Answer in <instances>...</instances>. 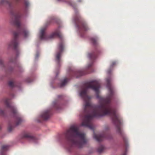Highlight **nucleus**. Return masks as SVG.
<instances>
[{"mask_svg":"<svg viewBox=\"0 0 155 155\" xmlns=\"http://www.w3.org/2000/svg\"><path fill=\"white\" fill-rule=\"evenodd\" d=\"M106 81L109 94L105 98H101L100 104L93 107L92 111L90 114L88 113V126H92L90 124L89 120L90 119L107 115L111 117L113 121L115 124L118 125H121V118L119 114L116 112L115 110L112 107L111 104V100L114 94L113 88L111 84V78H107ZM89 98V97L88 96V99ZM87 105L88 113L90 104L88 101Z\"/></svg>","mask_w":155,"mask_h":155,"instance_id":"obj_1","label":"nucleus"},{"mask_svg":"<svg viewBox=\"0 0 155 155\" xmlns=\"http://www.w3.org/2000/svg\"><path fill=\"white\" fill-rule=\"evenodd\" d=\"M20 1V0H1L0 1V5H8V9L12 15V21L17 28V31L13 32L14 38L9 45L10 47L13 48L17 51L18 50L19 44L18 38V36L21 35L26 37L28 35V32L26 29L21 27V13L14 9V2L18 3Z\"/></svg>","mask_w":155,"mask_h":155,"instance_id":"obj_2","label":"nucleus"},{"mask_svg":"<svg viewBox=\"0 0 155 155\" xmlns=\"http://www.w3.org/2000/svg\"><path fill=\"white\" fill-rule=\"evenodd\" d=\"M64 135L71 146L74 145L81 148L86 143L85 134L79 131L78 127H71Z\"/></svg>","mask_w":155,"mask_h":155,"instance_id":"obj_3","label":"nucleus"},{"mask_svg":"<svg viewBox=\"0 0 155 155\" xmlns=\"http://www.w3.org/2000/svg\"><path fill=\"white\" fill-rule=\"evenodd\" d=\"M87 82H85L82 87L80 92V95L84 101V104L82 112L80 114V117L82 120L81 126H87Z\"/></svg>","mask_w":155,"mask_h":155,"instance_id":"obj_4","label":"nucleus"},{"mask_svg":"<svg viewBox=\"0 0 155 155\" xmlns=\"http://www.w3.org/2000/svg\"><path fill=\"white\" fill-rule=\"evenodd\" d=\"M74 21L81 35L83 36L87 33V25L86 22L78 14L76 15Z\"/></svg>","mask_w":155,"mask_h":155,"instance_id":"obj_5","label":"nucleus"},{"mask_svg":"<svg viewBox=\"0 0 155 155\" xmlns=\"http://www.w3.org/2000/svg\"><path fill=\"white\" fill-rule=\"evenodd\" d=\"M46 29L45 27L41 29L40 31V38L41 40H47L56 37L62 38V35L59 28L57 29L49 36L47 35L45 33Z\"/></svg>","mask_w":155,"mask_h":155,"instance_id":"obj_6","label":"nucleus"},{"mask_svg":"<svg viewBox=\"0 0 155 155\" xmlns=\"http://www.w3.org/2000/svg\"><path fill=\"white\" fill-rule=\"evenodd\" d=\"M5 102L7 107L10 109L11 113L16 116V122L17 125H19L22 122V117L18 113L15 107L9 103L8 99H6L5 100Z\"/></svg>","mask_w":155,"mask_h":155,"instance_id":"obj_7","label":"nucleus"},{"mask_svg":"<svg viewBox=\"0 0 155 155\" xmlns=\"http://www.w3.org/2000/svg\"><path fill=\"white\" fill-rule=\"evenodd\" d=\"M88 89L89 88H92L95 92L97 97L100 98L99 95V89L100 87V84L99 81H93L91 82L88 81Z\"/></svg>","mask_w":155,"mask_h":155,"instance_id":"obj_8","label":"nucleus"},{"mask_svg":"<svg viewBox=\"0 0 155 155\" xmlns=\"http://www.w3.org/2000/svg\"><path fill=\"white\" fill-rule=\"evenodd\" d=\"M88 58L90 63L88 64V73L92 72L93 71V69L92 67L93 63L97 57V54L96 52H93L89 53L88 54Z\"/></svg>","mask_w":155,"mask_h":155,"instance_id":"obj_9","label":"nucleus"},{"mask_svg":"<svg viewBox=\"0 0 155 155\" xmlns=\"http://www.w3.org/2000/svg\"><path fill=\"white\" fill-rule=\"evenodd\" d=\"M52 114L50 110H47L43 111L41 114L38 119L36 120L38 123H41L42 120H46L49 119Z\"/></svg>","mask_w":155,"mask_h":155,"instance_id":"obj_10","label":"nucleus"},{"mask_svg":"<svg viewBox=\"0 0 155 155\" xmlns=\"http://www.w3.org/2000/svg\"><path fill=\"white\" fill-rule=\"evenodd\" d=\"M64 49V45L63 43L61 42L59 45L58 51L55 55V61L59 65L61 62V57Z\"/></svg>","mask_w":155,"mask_h":155,"instance_id":"obj_11","label":"nucleus"},{"mask_svg":"<svg viewBox=\"0 0 155 155\" xmlns=\"http://www.w3.org/2000/svg\"><path fill=\"white\" fill-rule=\"evenodd\" d=\"M86 72V70L83 69L76 71H72L71 72L70 76L72 77L78 78L84 75Z\"/></svg>","mask_w":155,"mask_h":155,"instance_id":"obj_12","label":"nucleus"},{"mask_svg":"<svg viewBox=\"0 0 155 155\" xmlns=\"http://www.w3.org/2000/svg\"><path fill=\"white\" fill-rule=\"evenodd\" d=\"M21 137V139L26 138L33 142H35L36 140V138L33 136L31 133L27 131L23 132L22 134Z\"/></svg>","mask_w":155,"mask_h":155,"instance_id":"obj_13","label":"nucleus"},{"mask_svg":"<svg viewBox=\"0 0 155 155\" xmlns=\"http://www.w3.org/2000/svg\"><path fill=\"white\" fill-rule=\"evenodd\" d=\"M94 138L98 142H100L103 141L104 139L107 138V135L105 133L96 134L94 133Z\"/></svg>","mask_w":155,"mask_h":155,"instance_id":"obj_14","label":"nucleus"},{"mask_svg":"<svg viewBox=\"0 0 155 155\" xmlns=\"http://www.w3.org/2000/svg\"><path fill=\"white\" fill-rule=\"evenodd\" d=\"M8 147L9 146L8 145L2 146L1 149L0 155H6L4 152L8 149Z\"/></svg>","mask_w":155,"mask_h":155,"instance_id":"obj_15","label":"nucleus"},{"mask_svg":"<svg viewBox=\"0 0 155 155\" xmlns=\"http://www.w3.org/2000/svg\"><path fill=\"white\" fill-rule=\"evenodd\" d=\"M91 41L93 45L95 46H97L98 45V39L97 38H91Z\"/></svg>","mask_w":155,"mask_h":155,"instance_id":"obj_16","label":"nucleus"},{"mask_svg":"<svg viewBox=\"0 0 155 155\" xmlns=\"http://www.w3.org/2000/svg\"><path fill=\"white\" fill-rule=\"evenodd\" d=\"M117 127V129L118 132L122 136L123 142L124 144L127 145V138L123 135L122 132L120 129V127Z\"/></svg>","mask_w":155,"mask_h":155,"instance_id":"obj_17","label":"nucleus"},{"mask_svg":"<svg viewBox=\"0 0 155 155\" xmlns=\"http://www.w3.org/2000/svg\"><path fill=\"white\" fill-rule=\"evenodd\" d=\"M68 79L66 78L61 82L60 84V86L61 87H62L64 86L67 83L68 81Z\"/></svg>","mask_w":155,"mask_h":155,"instance_id":"obj_18","label":"nucleus"},{"mask_svg":"<svg viewBox=\"0 0 155 155\" xmlns=\"http://www.w3.org/2000/svg\"><path fill=\"white\" fill-rule=\"evenodd\" d=\"M104 147L103 145H100L97 149V151L99 153L101 152L104 150Z\"/></svg>","mask_w":155,"mask_h":155,"instance_id":"obj_19","label":"nucleus"},{"mask_svg":"<svg viewBox=\"0 0 155 155\" xmlns=\"http://www.w3.org/2000/svg\"><path fill=\"white\" fill-rule=\"evenodd\" d=\"M54 104V107L56 110H58L59 109L60 106L57 104H56L55 102L53 103Z\"/></svg>","mask_w":155,"mask_h":155,"instance_id":"obj_20","label":"nucleus"},{"mask_svg":"<svg viewBox=\"0 0 155 155\" xmlns=\"http://www.w3.org/2000/svg\"><path fill=\"white\" fill-rule=\"evenodd\" d=\"M8 85L10 87H12L15 86L14 82L12 81H10L8 82Z\"/></svg>","mask_w":155,"mask_h":155,"instance_id":"obj_21","label":"nucleus"},{"mask_svg":"<svg viewBox=\"0 0 155 155\" xmlns=\"http://www.w3.org/2000/svg\"><path fill=\"white\" fill-rule=\"evenodd\" d=\"M24 4L26 8H27L29 5V3L27 0H25L24 2Z\"/></svg>","mask_w":155,"mask_h":155,"instance_id":"obj_22","label":"nucleus"},{"mask_svg":"<svg viewBox=\"0 0 155 155\" xmlns=\"http://www.w3.org/2000/svg\"><path fill=\"white\" fill-rule=\"evenodd\" d=\"M15 127H8V130L9 132H11L14 130Z\"/></svg>","mask_w":155,"mask_h":155,"instance_id":"obj_23","label":"nucleus"},{"mask_svg":"<svg viewBox=\"0 0 155 155\" xmlns=\"http://www.w3.org/2000/svg\"><path fill=\"white\" fill-rule=\"evenodd\" d=\"M69 4L72 7H74L75 6L74 4L71 1L69 2Z\"/></svg>","mask_w":155,"mask_h":155,"instance_id":"obj_24","label":"nucleus"},{"mask_svg":"<svg viewBox=\"0 0 155 155\" xmlns=\"http://www.w3.org/2000/svg\"><path fill=\"white\" fill-rule=\"evenodd\" d=\"M4 114V111L1 109H0V115H2Z\"/></svg>","mask_w":155,"mask_h":155,"instance_id":"obj_25","label":"nucleus"},{"mask_svg":"<svg viewBox=\"0 0 155 155\" xmlns=\"http://www.w3.org/2000/svg\"><path fill=\"white\" fill-rule=\"evenodd\" d=\"M0 65H3V61L2 60L0 59Z\"/></svg>","mask_w":155,"mask_h":155,"instance_id":"obj_26","label":"nucleus"},{"mask_svg":"<svg viewBox=\"0 0 155 155\" xmlns=\"http://www.w3.org/2000/svg\"><path fill=\"white\" fill-rule=\"evenodd\" d=\"M115 62H113L112 63V64L111 65V67H112L114 65H115Z\"/></svg>","mask_w":155,"mask_h":155,"instance_id":"obj_27","label":"nucleus"},{"mask_svg":"<svg viewBox=\"0 0 155 155\" xmlns=\"http://www.w3.org/2000/svg\"><path fill=\"white\" fill-rule=\"evenodd\" d=\"M126 150L122 155H126Z\"/></svg>","mask_w":155,"mask_h":155,"instance_id":"obj_28","label":"nucleus"},{"mask_svg":"<svg viewBox=\"0 0 155 155\" xmlns=\"http://www.w3.org/2000/svg\"><path fill=\"white\" fill-rule=\"evenodd\" d=\"M94 127H91V126L88 127V128H89L90 129H92Z\"/></svg>","mask_w":155,"mask_h":155,"instance_id":"obj_29","label":"nucleus"},{"mask_svg":"<svg viewBox=\"0 0 155 155\" xmlns=\"http://www.w3.org/2000/svg\"><path fill=\"white\" fill-rule=\"evenodd\" d=\"M15 59H14V60L13 61H12V60L11 59V60H10V62H14V61H15Z\"/></svg>","mask_w":155,"mask_h":155,"instance_id":"obj_30","label":"nucleus"},{"mask_svg":"<svg viewBox=\"0 0 155 155\" xmlns=\"http://www.w3.org/2000/svg\"><path fill=\"white\" fill-rule=\"evenodd\" d=\"M107 72L108 74H110V70H109L108 71H107Z\"/></svg>","mask_w":155,"mask_h":155,"instance_id":"obj_31","label":"nucleus"},{"mask_svg":"<svg viewBox=\"0 0 155 155\" xmlns=\"http://www.w3.org/2000/svg\"><path fill=\"white\" fill-rule=\"evenodd\" d=\"M82 1V0H78V1L80 2H81Z\"/></svg>","mask_w":155,"mask_h":155,"instance_id":"obj_32","label":"nucleus"},{"mask_svg":"<svg viewBox=\"0 0 155 155\" xmlns=\"http://www.w3.org/2000/svg\"><path fill=\"white\" fill-rule=\"evenodd\" d=\"M61 96H60V95H58V97L59 98L60 97H61Z\"/></svg>","mask_w":155,"mask_h":155,"instance_id":"obj_33","label":"nucleus"},{"mask_svg":"<svg viewBox=\"0 0 155 155\" xmlns=\"http://www.w3.org/2000/svg\"><path fill=\"white\" fill-rule=\"evenodd\" d=\"M58 1H61L62 0H57Z\"/></svg>","mask_w":155,"mask_h":155,"instance_id":"obj_34","label":"nucleus"},{"mask_svg":"<svg viewBox=\"0 0 155 155\" xmlns=\"http://www.w3.org/2000/svg\"><path fill=\"white\" fill-rule=\"evenodd\" d=\"M1 127H0V129H1Z\"/></svg>","mask_w":155,"mask_h":155,"instance_id":"obj_35","label":"nucleus"}]
</instances>
